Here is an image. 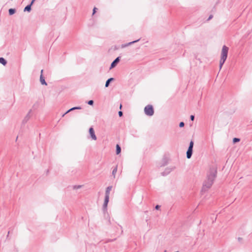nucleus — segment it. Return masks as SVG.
<instances>
[{
    "label": "nucleus",
    "mask_w": 252,
    "mask_h": 252,
    "mask_svg": "<svg viewBox=\"0 0 252 252\" xmlns=\"http://www.w3.org/2000/svg\"><path fill=\"white\" fill-rule=\"evenodd\" d=\"M216 173L217 171L215 169H211L208 173L207 178L203 185L202 189L204 190H206L211 187L216 177Z\"/></svg>",
    "instance_id": "nucleus-1"
},
{
    "label": "nucleus",
    "mask_w": 252,
    "mask_h": 252,
    "mask_svg": "<svg viewBox=\"0 0 252 252\" xmlns=\"http://www.w3.org/2000/svg\"><path fill=\"white\" fill-rule=\"evenodd\" d=\"M228 47L225 45L223 46L221 51V57L220 61V68H221L222 65L226 61L228 52Z\"/></svg>",
    "instance_id": "nucleus-2"
},
{
    "label": "nucleus",
    "mask_w": 252,
    "mask_h": 252,
    "mask_svg": "<svg viewBox=\"0 0 252 252\" xmlns=\"http://www.w3.org/2000/svg\"><path fill=\"white\" fill-rule=\"evenodd\" d=\"M145 114L148 116H152L154 114V109L152 105H147L144 108Z\"/></svg>",
    "instance_id": "nucleus-3"
},
{
    "label": "nucleus",
    "mask_w": 252,
    "mask_h": 252,
    "mask_svg": "<svg viewBox=\"0 0 252 252\" xmlns=\"http://www.w3.org/2000/svg\"><path fill=\"white\" fill-rule=\"evenodd\" d=\"M193 144V142L191 141L189 143V149L187 152V157L188 158H190L192 155Z\"/></svg>",
    "instance_id": "nucleus-4"
},
{
    "label": "nucleus",
    "mask_w": 252,
    "mask_h": 252,
    "mask_svg": "<svg viewBox=\"0 0 252 252\" xmlns=\"http://www.w3.org/2000/svg\"><path fill=\"white\" fill-rule=\"evenodd\" d=\"M89 133H90V134L92 139L94 140H96V135L95 134L94 130V128L93 127L90 128V129H89Z\"/></svg>",
    "instance_id": "nucleus-5"
},
{
    "label": "nucleus",
    "mask_w": 252,
    "mask_h": 252,
    "mask_svg": "<svg viewBox=\"0 0 252 252\" xmlns=\"http://www.w3.org/2000/svg\"><path fill=\"white\" fill-rule=\"evenodd\" d=\"M42 72H43V70H41V75H40V82L42 84V85H46L47 84L45 81V79L43 77V75H42Z\"/></svg>",
    "instance_id": "nucleus-6"
},
{
    "label": "nucleus",
    "mask_w": 252,
    "mask_h": 252,
    "mask_svg": "<svg viewBox=\"0 0 252 252\" xmlns=\"http://www.w3.org/2000/svg\"><path fill=\"white\" fill-rule=\"evenodd\" d=\"M119 57L117 58L111 63V68L114 67L116 66V64L119 62Z\"/></svg>",
    "instance_id": "nucleus-7"
},
{
    "label": "nucleus",
    "mask_w": 252,
    "mask_h": 252,
    "mask_svg": "<svg viewBox=\"0 0 252 252\" xmlns=\"http://www.w3.org/2000/svg\"><path fill=\"white\" fill-rule=\"evenodd\" d=\"M34 0H32L31 4L30 5H27V6H26V7L24 9V11H30L31 9V5L32 4V3H33Z\"/></svg>",
    "instance_id": "nucleus-8"
},
{
    "label": "nucleus",
    "mask_w": 252,
    "mask_h": 252,
    "mask_svg": "<svg viewBox=\"0 0 252 252\" xmlns=\"http://www.w3.org/2000/svg\"><path fill=\"white\" fill-rule=\"evenodd\" d=\"M112 186H109L107 188V189H106V195L105 196H109L110 192L111 190L112 189Z\"/></svg>",
    "instance_id": "nucleus-9"
},
{
    "label": "nucleus",
    "mask_w": 252,
    "mask_h": 252,
    "mask_svg": "<svg viewBox=\"0 0 252 252\" xmlns=\"http://www.w3.org/2000/svg\"><path fill=\"white\" fill-rule=\"evenodd\" d=\"M109 196H105V200L104 202V206L106 207L109 202Z\"/></svg>",
    "instance_id": "nucleus-10"
},
{
    "label": "nucleus",
    "mask_w": 252,
    "mask_h": 252,
    "mask_svg": "<svg viewBox=\"0 0 252 252\" xmlns=\"http://www.w3.org/2000/svg\"><path fill=\"white\" fill-rule=\"evenodd\" d=\"M121 147H120V146L118 144H117L116 145V154L117 155L121 153Z\"/></svg>",
    "instance_id": "nucleus-11"
},
{
    "label": "nucleus",
    "mask_w": 252,
    "mask_h": 252,
    "mask_svg": "<svg viewBox=\"0 0 252 252\" xmlns=\"http://www.w3.org/2000/svg\"><path fill=\"white\" fill-rule=\"evenodd\" d=\"M81 107H73L71 109H70L69 110H68L66 113L65 114H67V113L72 111V110H75V109H81Z\"/></svg>",
    "instance_id": "nucleus-12"
},
{
    "label": "nucleus",
    "mask_w": 252,
    "mask_h": 252,
    "mask_svg": "<svg viewBox=\"0 0 252 252\" xmlns=\"http://www.w3.org/2000/svg\"><path fill=\"white\" fill-rule=\"evenodd\" d=\"M0 63L5 65L6 64V61L3 58H0Z\"/></svg>",
    "instance_id": "nucleus-13"
},
{
    "label": "nucleus",
    "mask_w": 252,
    "mask_h": 252,
    "mask_svg": "<svg viewBox=\"0 0 252 252\" xmlns=\"http://www.w3.org/2000/svg\"><path fill=\"white\" fill-rule=\"evenodd\" d=\"M113 80V78H111L109 79L108 80H107V81H106V84H105V87H108L109 85L110 82Z\"/></svg>",
    "instance_id": "nucleus-14"
},
{
    "label": "nucleus",
    "mask_w": 252,
    "mask_h": 252,
    "mask_svg": "<svg viewBox=\"0 0 252 252\" xmlns=\"http://www.w3.org/2000/svg\"><path fill=\"white\" fill-rule=\"evenodd\" d=\"M15 12V10L14 9L10 8L9 9V14L11 15L14 14Z\"/></svg>",
    "instance_id": "nucleus-15"
},
{
    "label": "nucleus",
    "mask_w": 252,
    "mask_h": 252,
    "mask_svg": "<svg viewBox=\"0 0 252 252\" xmlns=\"http://www.w3.org/2000/svg\"><path fill=\"white\" fill-rule=\"evenodd\" d=\"M117 172V166H116L112 171V174L114 177H115V175H116Z\"/></svg>",
    "instance_id": "nucleus-16"
},
{
    "label": "nucleus",
    "mask_w": 252,
    "mask_h": 252,
    "mask_svg": "<svg viewBox=\"0 0 252 252\" xmlns=\"http://www.w3.org/2000/svg\"><path fill=\"white\" fill-rule=\"evenodd\" d=\"M233 141L234 143H236V142H239L240 141V139L239 138H234L233 139Z\"/></svg>",
    "instance_id": "nucleus-17"
},
{
    "label": "nucleus",
    "mask_w": 252,
    "mask_h": 252,
    "mask_svg": "<svg viewBox=\"0 0 252 252\" xmlns=\"http://www.w3.org/2000/svg\"><path fill=\"white\" fill-rule=\"evenodd\" d=\"M93 103H94V101H93V100H89V101H88V104H89V105H93Z\"/></svg>",
    "instance_id": "nucleus-18"
},
{
    "label": "nucleus",
    "mask_w": 252,
    "mask_h": 252,
    "mask_svg": "<svg viewBox=\"0 0 252 252\" xmlns=\"http://www.w3.org/2000/svg\"><path fill=\"white\" fill-rule=\"evenodd\" d=\"M139 41V39H138V40H135V41H132V42H129V43H128L127 44V45H130V44H132V43H135V42H137V41Z\"/></svg>",
    "instance_id": "nucleus-19"
},
{
    "label": "nucleus",
    "mask_w": 252,
    "mask_h": 252,
    "mask_svg": "<svg viewBox=\"0 0 252 252\" xmlns=\"http://www.w3.org/2000/svg\"><path fill=\"white\" fill-rule=\"evenodd\" d=\"M184 126V123L183 122H181L179 124V126L180 127H183Z\"/></svg>",
    "instance_id": "nucleus-20"
},
{
    "label": "nucleus",
    "mask_w": 252,
    "mask_h": 252,
    "mask_svg": "<svg viewBox=\"0 0 252 252\" xmlns=\"http://www.w3.org/2000/svg\"><path fill=\"white\" fill-rule=\"evenodd\" d=\"M119 116H120V117L122 116V115H123V112H122V111H119Z\"/></svg>",
    "instance_id": "nucleus-21"
},
{
    "label": "nucleus",
    "mask_w": 252,
    "mask_h": 252,
    "mask_svg": "<svg viewBox=\"0 0 252 252\" xmlns=\"http://www.w3.org/2000/svg\"><path fill=\"white\" fill-rule=\"evenodd\" d=\"M194 119V116L193 115H191L190 116V119H191V121H193Z\"/></svg>",
    "instance_id": "nucleus-22"
},
{
    "label": "nucleus",
    "mask_w": 252,
    "mask_h": 252,
    "mask_svg": "<svg viewBox=\"0 0 252 252\" xmlns=\"http://www.w3.org/2000/svg\"><path fill=\"white\" fill-rule=\"evenodd\" d=\"M96 7H94V9H93V14H94L95 12H96Z\"/></svg>",
    "instance_id": "nucleus-23"
},
{
    "label": "nucleus",
    "mask_w": 252,
    "mask_h": 252,
    "mask_svg": "<svg viewBox=\"0 0 252 252\" xmlns=\"http://www.w3.org/2000/svg\"><path fill=\"white\" fill-rule=\"evenodd\" d=\"M212 18H213V15H211L209 16V17L208 18V20H208V21H209V20H210Z\"/></svg>",
    "instance_id": "nucleus-24"
},
{
    "label": "nucleus",
    "mask_w": 252,
    "mask_h": 252,
    "mask_svg": "<svg viewBox=\"0 0 252 252\" xmlns=\"http://www.w3.org/2000/svg\"><path fill=\"white\" fill-rule=\"evenodd\" d=\"M159 206L158 205H157V206H156V209H158L159 208Z\"/></svg>",
    "instance_id": "nucleus-25"
},
{
    "label": "nucleus",
    "mask_w": 252,
    "mask_h": 252,
    "mask_svg": "<svg viewBox=\"0 0 252 252\" xmlns=\"http://www.w3.org/2000/svg\"><path fill=\"white\" fill-rule=\"evenodd\" d=\"M121 107H122V105H120V109L121 108Z\"/></svg>",
    "instance_id": "nucleus-26"
}]
</instances>
